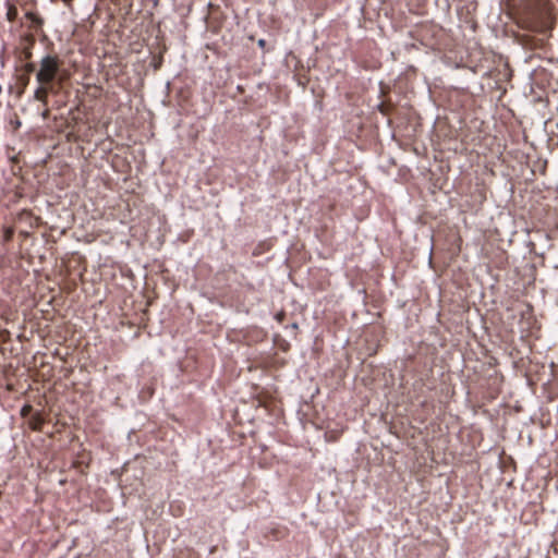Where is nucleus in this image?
I'll use <instances>...</instances> for the list:
<instances>
[{"label":"nucleus","mask_w":558,"mask_h":558,"mask_svg":"<svg viewBox=\"0 0 558 558\" xmlns=\"http://www.w3.org/2000/svg\"><path fill=\"white\" fill-rule=\"evenodd\" d=\"M71 72H36L38 87L35 90V98L45 106L48 105V97L53 98L57 107L66 104L69 90L66 87Z\"/></svg>","instance_id":"f257e3e1"},{"label":"nucleus","mask_w":558,"mask_h":558,"mask_svg":"<svg viewBox=\"0 0 558 558\" xmlns=\"http://www.w3.org/2000/svg\"><path fill=\"white\" fill-rule=\"evenodd\" d=\"M102 74L105 85H107V93H116L113 88L116 86L122 89H129L131 86L130 78L126 75L128 72H99Z\"/></svg>","instance_id":"f03ea898"},{"label":"nucleus","mask_w":558,"mask_h":558,"mask_svg":"<svg viewBox=\"0 0 558 558\" xmlns=\"http://www.w3.org/2000/svg\"><path fill=\"white\" fill-rule=\"evenodd\" d=\"M547 72H530V85L531 90L534 92L535 88L541 90H545L549 85V81L547 78Z\"/></svg>","instance_id":"7ed1b4c3"},{"label":"nucleus","mask_w":558,"mask_h":558,"mask_svg":"<svg viewBox=\"0 0 558 558\" xmlns=\"http://www.w3.org/2000/svg\"><path fill=\"white\" fill-rule=\"evenodd\" d=\"M289 531L284 526L276 525L266 529L265 537L269 541H280L288 536Z\"/></svg>","instance_id":"20e7f679"},{"label":"nucleus","mask_w":558,"mask_h":558,"mask_svg":"<svg viewBox=\"0 0 558 558\" xmlns=\"http://www.w3.org/2000/svg\"><path fill=\"white\" fill-rule=\"evenodd\" d=\"M28 427L34 432H40L43 429V426L45 424V417L41 412L36 411L32 416L28 418Z\"/></svg>","instance_id":"39448f33"},{"label":"nucleus","mask_w":558,"mask_h":558,"mask_svg":"<svg viewBox=\"0 0 558 558\" xmlns=\"http://www.w3.org/2000/svg\"><path fill=\"white\" fill-rule=\"evenodd\" d=\"M39 217H35L31 211L28 210H22L19 216H17V220L20 222H26L28 223L31 227L34 226V222H38L39 221Z\"/></svg>","instance_id":"423d86ee"},{"label":"nucleus","mask_w":558,"mask_h":558,"mask_svg":"<svg viewBox=\"0 0 558 558\" xmlns=\"http://www.w3.org/2000/svg\"><path fill=\"white\" fill-rule=\"evenodd\" d=\"M14 228L12 227H4L2 232V240L3 244H7L13 240L14 236Z\"/></svg>","instance_id":"0eeeda50"},{"label":"nucleus","mask_w":558,"mask_h":558,"mask_svg":"<svg viewBox=\"0 0 558 558\" xmlns=\"http://www.w3.org/2000/svg\"><path fill=\"white\" fill-rule=\"evenodd\" d=\"M34 408L32 404L29 403H26L24 404L21 410H20V415L23 417V418H29L32 416V414H34Z\"/></svg>","instance_id":"6e6552de"},{"label":"nucleus","mask_w":558,"mask_h":558,"mask_svg":"<svg viewBox=\"0 0 558 558\" xmlns=\"http://www.w3.org/2000/svg\"><path fill=\"white\" fill-rule=\"evenodd\" d=\"M9 123L12 126L13 132H16L21 128V121H20L17 114H14V117L10 120Z\"/></svg>","instance_id":"1a4fd4ad"},{"label":"nucleus","mask_w":558,"mask_h":558,"mask_svg":"<svg viewBox=\"0 0 558 558\" xmlns=\"http://www.w3.org/2000/svg\"><path fill=\"white\" fill-rule=\"evenodd\" d=\"M377 108H378V110H379L383 114H385V116L389 114V111H390V105H387V104H385V102H380V104L377 106Z\"/></svg>","instance_id":"9d476101"},{"label":"nucleus","mask_w":558,"mask_h":558,"mask_svg":"<svg viewBox=\"0 0 558 558\" xmlns=\"http://www.w3.org/2000/svg\"><path fill=\"white\" fill-rule=\"evenodd\" d=\"M33 233L29 231L21 230L19 233V238H21L22 242L26 241L28 238H32Z\"/></svg>","instance_id":"9b49d317"},{"label":"nucleus","mask_w":558,"mask_h":558,"mask_svg":"<svg viewBox=\"0 0 558 558\" xmlns=\"http://www.w3.org/2000/svg\"><path fill=\"white\" fill-rule=\"evenodd\" d=\"M7 15L10 21H13L16 16V9L13 7L9 8Z\"/></svg>","instance_id":"f8f14e48"},{"label":"nucleus","mask_w":558,"mask_h":558,"mask_svg":"<svg viewBox=\"0 0 558 558\" xmlns=\"http://www.w3.org/2000/svg\"><path fill=\"white\" fill-rule=\"evenodd\" d=\"M40 70L48 71V70H56V69H54V65L50 64V61L47 59V60H45Z\"/></svg>","instance_id":"ddd939ff"},{"label":"nucleus","mask_w":558,"mask_h":558,"mask_svg":"<svg viewBox=\"0 0 558 558\" xmlns=\"http://www.w3.org/2000/svg\"><path fill=\"white\" fill-rule=\"evenodd\" d=\"M275 318H276L277 322L283 323V320L286 318V313L284 312H279V313L276 314Z\"/></svg>","instance_id":"4468645a"},{"label":"nucleus","mask_w":558,"mask_h":558,"mask_svg":"<svg viewBox=\"0 0 558 558\" xmlns=\"http://www.w3.org/2000/svg\"><path fill=\"white\" fill-rule=\"evenodd\" d=\"M41 116L44 119H48L49 116H50V111L48 108H46L43 112H41Z\"/></svg>","instance_id":"2eb2a0df"},{"label":"nucleus","mask_w":558,"mask_h":558,"mask_svg":"<svg viewBox=\"0 0 558 558\" xmlns=\"http://www.w3.org/2000/svg\"><path fill=\"white\" fill-rule=\"evenodd\" d=\"M83 463H84L83 461L76 460V461L73 462L72 466L75 468V469H80L83 465Z\"/></svg>","instance_id":"dca6fc26"},{"label":"nucleus","mask_w":558,"mask_h":558,"mask_svg":"<svg viewBox=\"0 0 558 558\" xmlns=\"http://www.w3.org/2000/svg\"><path fill=\"white\" fill-rule=\"evenodd\" d=\"M98 84H100L99 86H97L100 90H106V92H107V86L105 87V86L101 84V81H98Z\"/></svg>","instance_id":"f3484780"},{"label":"nucleus","mask_w":558,"mask_h":558,"mask_svg":"<svg viewBox=\"0 0 558 558\" xmlns=\"http://www.w3.org/2000/svg\"><path fill=\"white\" fill-rule=\"evenodd\" d=\"M289 327H290L291 329H293V330H298L299 325H298V323H293V324H291Z\"/></svg>","instance_id":"a211bd4d"},{"label":"nucleus","mask_w":558,"mask_h":558,"mask_svg":"<svg viewBox=\"0 0 558 558\" xmlns=\"http://www.w3.org/2000/svg\"><path fill=\"white\" fill-rule=\"evenodd\" d=\"M498 74H501V72H497ZM504 76H512V72L505 71L502 72Z\"/></svg>","instance_id":"6ab92c4d"},{"label":"nucleus","mask_w":558,"mask_h":558,"mask_svg":"<svg viewBox=\"0 0 558 558\" xmlns=\"http://www.w3.org/2000/svg\"><path fill=\"white\" fill-rule=\"evenodd\" d=\"M494 72H486L485 75L488 80H490L493 77V74Z\"/></svg>","instance_id":"aec40b11"},{"label":"nucleus","mask_w":558,"mask_h":558,"mask_svg":"<svg viewBox=\"0 0 558 558\" xmlns=\"http://www.w3.org/2000/svg\"><path fill=\"white\" fill-rule=\"evenodd\" d=\"M385 88H386V86L384 85L383 82H380V90H381V93H385Z\"/></svg>","instance_id":"412c9836"},{"label":"nucleus","mask_w":558,"mask_h":558,"mask_svg":"<svg viewBox=\"0 0 558 558\" xmlns=\"http://www.w3.org/2000/svg\"><path fill=\"white\" fill-rule=\"evenodd\" d=\"M258 45H259L260 47H264V45H265V40H264V39H259V40H258Z\"/></svg>","instance_id":"4be33fe9"},{"label":"nucleus","mask_w":558,"mask_h":558,"mask_svg":"<svg viewBox=\"0 0 558 558\" xmlns=\"http://www.w3.org/2000/svg\"><path fill=\"white\" fill-rule=\"evenodd\" d=\"M181 78V73H179L175 77V80H180Z\"/></svg>","instance_id":"5701e85b"},{"label":"nucleus","mask_w":558,"mask_h":558,"mask_svg":"<svg viewBox=\"0 0 558 558\" xmlns=\"http://www.w3.org/2000/svg\"><path fill=\"white\" fill-rule=\"evenodd\" d=\"M64 3H70L72 0H62Z\"/></svg>","instance_id":"b1692460"}]
</instances>
